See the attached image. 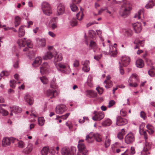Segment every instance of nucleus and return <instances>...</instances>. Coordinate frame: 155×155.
Here are the masks:
<instances>
[{
	"mask_svg": "<svg viewBox=\"0 0 155 155\" xmlns=\"http://www.w3.org/2000/svg\"><path fill=\"white\" fill-rule=\"evenodd\" d=\"M62 55L60 53H57L54 57V62L58 71L62 73L68 74L71 72L69 66L67 64L63 62L56 63L58 61H61L62 59Z\"/></svg>",
	"mask_w": 155,
	"mask_h": 155,
	"instance_id": "nucleus-1",
	"label": "nucleus"
},
{
	"mask_svg": "<svg viewBox=\"0 0 155 155\" xmlns=\"http://www.w3.org/2000/svg\"><path fill=\"white\" fill-rule=\"evenodd\" d=\"M131 9V4L128 1L127 2L122 5L120 12V15L122 17H126L129 14Z\"/></svg>",
	"mask_w": 155,
	"mask_h": 155,
	"instance_id": "nucleus-2",
	"label": "nucleus"
},
{
	"mask_svg": "<svg viewBox=\"0 0 155 155\" xmlns=\"http://www.w3.org/2000/svg\"><path fill=\"white\" fill-rule=\"evenodd\" d=\"M141 126L140 127L139 132L141 135L143 136L145 140V143L143 148V150L145 151H146L151 149L152 146V143L148 140L147 135L146 131L142 130L141 128Z\"/></svg>",
	"mask_w": 155,
	"mask_h": 155,
	"instance_id": "nucleus-3",
	"label": "nucleus"
},
{
	"mask_svg": "<svg viewBox=\"0 0 155 155\" xmlns=\"http://www.w3.org/2000/svg\"><path fill=\"white\" fill-rule=\"evenodd\" d=\"M83 140H81L78 142V151L77 155H87L88 151L84 144L83 143Z\"/></svg>",
	"mask_w": 155,
	"mask_h": 155,
	"instance_id": "nucleus-4",
	"label": "nucleus"
},
{
	"mask_svg": "<svg viewBox=\"0 0 155 155\" xmlns=\"http://www.w3.org/2000/svg\"><path fill=\"white\" fill-rule=\"evenodd\" d=\"M139 82L138 76L135 74H133L128 80L129 85L130 87H136L138 86V82Z\"/></svg>",
	"mask_w": 155,
	"mask_h": 155,
	"instance_id": "nucleus-5",
	"label": "nucleus"
},
{
	"mask_svg": "<svg viewBox=\"0 0 155 155\" xmlns=\"http://www.w3.org/2000/svg\"><path fill=\"white\" fill-rule=\"evenodd\" d=\"M93 136V137L92 136L91 133L87 135L86 136V140L88 143L91 142L94 137L97 142H100L102 141V136L99 134H95Z\"/></svg>",
	"mask_w": 155,
	"mask_h": 155,
	"instance_id": "nucleus-6",
	"label": "nucleus"
},
{
	"mask_svg": "<svg viewBox=\"0 0 155 155\" xmlns=\"http://www.w3.org/2000/svg\"><path fill=\"white\" fill-rule=\"evenodd\" d=\"M42 9L44 13L46 15H49L51 13L50 6L47 2H45L42 3Z\"/></svg>",
	"mask_w": 155,
	"mask_h": 155,
	"instance_id": "nucleus-7",
	"label": "nucleus"
},
{
	"mask_svg": "<svg viewBox=\"0 0 155 155\" xmlns=\"http://www.w3.org/2000/svg\"><path fill=\"white\" fill-rule=\"evenodd\" d=\"M50 70L49 65L47 62L43 63L40 67V72L41 74L49 73Z\"/></svg>",
	"mask_w": 155,
	"mask_h": 155,
	"instance_id": "nucleus-8",
	"label": "nucleus"
},
{
	"mask_svg": "<svg viewBox=\"0 0 155 155\" xmlns=\"http://www.w3.org/2000/svg\"><path fill=\"white\" fill-rule=\"evenodd\" d=\"M76 149L73 147L71 150L70 149L66 147L63 148L61 151L62 155H75L76 153Z\"/></svg>",
	"mask_w": 155,
	"mask_h": 155,
	"instance_id": "nucleus-9",
	"label": "nucleus"
},
{
	"mask_svg": "<svg viewBox=\"0 0 155 155\" xmlns=\"http://www.w3.org/2000/svg\"><path fill=\"white\" fill-rule=\"evenodd\" d=\"M59 91L58 90L49 89L46 92V95L51 98H55L59 94Z\"/></svg>",
	"mask_w": 155,
	"mask_h": 155,
	"instance_id": "nucleus-10",
	"label": "nucleus"
},
{
	"mask_svg": "<svg viewBox=\"0 0 155 155\" xmlns=\"http://www.w3.org/2000/svg\"><path fill=\"white\" fill-rule=\"evenodd\" d=\"M94 116L92 117V119L94 121H100L104 117V113L102 112H97L94 111Z\"/></svg>",
	"mask_w": 155,
	"mask_h": 155,
	"instance_id": "nucleus-11",
	"label": "nucleus"
},
{
	"mask_svg": "<svg viewBox=\"0 0 155 155\" xmlns=\"http://www.w3.org/2000/svg\"><path fill=\"white\" fill-rule=\"evenodd\" d=\"M135 140L134 134L130 132L128 133L126 136L125 141L126 143L129 144L132 143Z\"/></svg>",
	"mask_w": 155,
	"mask_h": 155,
	"instance_id": "nucleus-12",
	"label": "nucleus"
},
{
	"mask_svg": "<svg viewBox=\"0 0 155 155\" xmlns=\"http://www.w3.org/2000/svg\"><path fill=\"white\" fill-rule=\"evenodd\" d=\"M67 110L66 106L64 105H57L55 108V112L58 114H61L65 112Z\"/></svg>",
	"mask_w": 155,
	"mask_h": 155,
	"instance_id": "nucleus-13",
	"label": "nucleus"
},
{
	"mask_svg": "<svg viewBox=\"0 0 155 155\" xmlns=\"http://www.w3.org/2000/svg\"><path fill=\"white\" fill-rule=\"evenodd\" d=\"M89 47L93 50L95 53H99L100 51V48L97 46L96 42L93 40L90 41Z\"/></svg>",
	"mask_w": 155,
	"mask_h": 155,
	"instance_id": "nucleus-14",
	"label": "nucleus"
},
{
	"mask_svg": "<svg viewBox=\"0 0 155 155\" xmlns=\"http://www.w3.org/2000/svg\"><path fill=\"white\" fill-rule=\"evenodd\" d=\"M127 119L122 118L120 116H118L117 117L116 124L118 126L125 125L127 123Z\"/></svg>",
	"mask_w": 155,
	"mask_h": 155,
	"instance_id": "nucleus-15",
	"label": "nucleus"
},
{
	"mask_svg": "<svg viewBox=\"0 0 155 155\" xmlns=\"http://www.w3.org/2000/svg\"><path fill=\"white\" fill-rule=\"evenodd\" d=\"M133 27L136 33H139L142 29L141 24L139 22H136L133 24Z\"/></svg>",
	"mask_w": 155,
	"mask_h": 155,
	"instance_id": "nucleus-16",
	"label": "nucleus"
},
{
	"mask_svg": "<svg viewBox=\"0 0 155 155\" xmlns=\"http://www.w3.org/2000/svg\"><path fill=\"white\" fill-rule=\"evenodd\" d=\"M130 61V59L129 57L124 56L121 58V61L120 62L121 65L123 66H126L129 63Z\"/></svg>",
	"mask_w": 155,
	"mask_h": 155,
	"instance_id": "nucleus-17",
	"label": "nucleus"
},
{
	"mask_svg": "<svg viewBox=\"0 0 155 155\" xmlns=\"http://www.w3.org/2000/svg\"><path fill=\"white\" fill-rule=\"evenodd\" d=\"M38 46L39 47H43L46 45V39L44 38H37L36 39Z\"/></svg>",
	"mask_w": 155,
	"mask_h": 155,
	"instance_id": "nucleus-18",
	"label": "nucleus"
},
{
	"mask_svg": "<svg viewBox=\"0 0 155 155\" xmlns=\"http://www.w3.org/2000/svg\"><path fill=\"white\" fill-rule=\"evenodd\" d=\"M33 148V146L32 143H29L28 144L27 147L23 149V153L25 154L28 155L32 151Z\"/></svg>",
	"mask_w": 155,
	"mask_h": 155,
	"instance_id": "nucleus-19",
	"label": "nucleus"
},
{
	"mask_svg": "<svg viewBox=\"0 0 155 155\" xmlns=\"http://www.w3.org/2000/svg\"><path fill=\"white\" fill-rule=\"evenodd\" d=\"M65 12V6L62 3H60L57 7V12L58 15H62Z\"/></svg>",
	"mask_w": 155,
	"mask_h": 155,
	"instance_id": "nucleus-20",
	"label": "nucleus"
},
{
	"mask_svg": "<svg viewBox=\"0 0 155 155\" xmlns=\"http://www.w3.org/2000/svg\"><path fill=\"white\" fill-rule=\"evenodd\" d=\"M42 62V58L40 57H38L35 58L32 64V66L34 67L38 66Z\"/></svg>",
	"mask_w": 155,
	"mask_h": 155,
	"instance_id": "nucleus-21",
	"label": "nucleus"
},
{
	"mask_svg": "<svg viewBox=\"0 0 155 155\" xmlns=\"http://www.w3.org/2000/svg\"><path fill=\"white\" fill-rule=\"evenodd\" d=\"M90 62L88 60H85L84 63H82V65H83L82 68L83 70L85 72H87L90 70L89 68Z\"/></svg>",
	"mask_w": 155,
	"mask_h": 155,
	"instance_id": "nucleus-22",
	"label": "nucleus"
},
{
	"mask_svg": "<svg viewBox=\"0 0 155 155\" xmlns=\"http://www.w3.org/2000/svg\"><path fill=\"white\" fill-rule=\"evenodd\" d=\"M24 99L30 105H31L33 103L34 100L33 97L28 94H26L25 95Z\"/></svg>",
	"mask_w": 155,
	"mask_h": 155,
	"instance_id": "nucleus-23",
	"label": "nucleus"
},
{
	"mask_svg": "<svg viewBox=\"0 0 155 155\" xmlns=\"http://www.w3.org/2000/svg\"><path fill=\"white\" fill-rule=\"evenodd\" d=\"M86 96L90 97H94L96 96L97 93L94 91L92 90H87L86 91Z\"/></svg>",
	"mask_w": 155,
	"mask_h": 155,
	"instance_id": "nucleus-24",
	"label": "nucleus"
},
{
	"mask_svg": "<svg viewBox=\"0 0 155 155\" xmlns=\"http://www.w3.org/2000/svg\"><path fill=\"white\" fill-rule=\"evenodd\" d=\"M144 41L143 40H141L136 39L134 42V44L136 45V46L134 47L135 49H137L138 48V45H140L141 47H143L144 46Z\"/></svg>",
	"mask_w": 155,
	"mask_h": 155,
	"instance_id": "nucleus-25",
	"label": "nucleus"
},
{
	"mask_svg": "<svg viewBox=\"0 0 155 155\" xmlns=\"http://www.w3.org/2000/svg\"><path fill=\"white\" fill-rule=\"evenodd\" d=\"M86 83L88 86L90 87H91L93 86V76L91 75L90 74L88 75Z\"/></svg>",
	"mask_w": 155,
	"mask_h": 155,
	"instance_id": "nucleus-26",
	"label": "nucleus"
},
{
	"mask_svg": "<svg viewBox=\"0 0 155 155\" xmlns=\"http://www.w3.org/2000/svg\"><path fill=\"white\" fill-rule=\"evenodd\" d=\"M11 142L10 137H5L3 138L2 140V145L3 146L6 147L10 145Z\"/></svg>",
	"mask_w": 155,
	"mask_h": 155,
	"instance_id": "nucleus-27",
	"label": "nucleus"
},
{
	"mask_svg": "<svg viewBox=\"0 0 155 155\" xmlns=\"http://www.w3.org/2000/svg\"><path fill=\"white\" fill-rule=\"evenodd\" d=\"M53 57L51 52L50 51H48L46 53L45 55L43 56V59L44 60H47L48 59H51Z\"/></svg>",
	"mask_w": 155,
	"mask_h": 155,
	"instance_id": "nucleus-28",
	"label": "nucleus"
},
{
	"mask_svg": "<svg viewBox=\"0 0 155 155\" xmlns=\"http://www.w3.org/2000/svg\"><path fill=\"white\" fill-rule=\"evenodd\" d=\"M136 65L138 68H142L144 66L143 61L141 59H138L136 61Z\"/></svg>",
	"mask_w": 155,
	"mask_h": 155,
	"instance_id": "nucleus-29",
	"label": "nucleus"
},
{
	"mask_svg": "<svg viewBox=\"0 0 155 155\" xmlns=\"http://www.w3.org/2000/svg\"><path fill=\"white\" fill-rule=\"evenodd\" d=\"M155 5V0H150L148 3L145 6L146 8H151Z\"/></svg>",
	"mask_w": 155,
	"mask_h": 155,
	"instance_id": "nucleus-30",
	"label": "nucleus"
},
{
	"mask_svg": "<svg viewBox=\"0 0 155 155\" xmlns=\"http://www.w3.org/2000/svg\"><path fill=\"white\" fill-rule=\"evenodd\" d=\"M18 43L20 47H24L26 45V38L19 39L18 41Z\"/></svg>",
	"mask_w": 155,
	"mask_h": 155,
	"instance_id": "nucleus-31",
	"label": "nucleus"
},
{
	"mask_svg": "<svg viewBox=\"0 0 155 155\" xmlns=\"http://www.w3.org/2000/svg\"><path fill=\"white\" fill-rule=\"evenodd\" d=\"M80 9L81 12H79L76 15L77 19L80 21H81L83 19L84 15L82 9L81 7L80 8Z\"/></svg>",
	"mask_w": 155,
	"mask_h": 155,
	"instance_id": "nucleus-32",
	"label": "nucleus"
},
{
	"mask_svg": "<svg viewBox=\"0 0 155 155\" xmlns=\"http://www.w3.org/2000/svg\"><path fill=\"white\" fill-rule=\"evenodd\" d=\"M146 128L148 129L147 131L150 134H152L154 133V128L153 127L149 124L146 126Z\"/></svg>",
	"mask_w": 155,
	"mask_h": 155,
	"instance_id": "nucleus-33",
	"label": "nucleus"
},
{
	"mask_svg": "<svg viewBox=\"0 0 155 155\" xmlns=\"http://www.w3.org/2000/svg\"><path fill=\"white\" fill-rule=\"evenodd\" d=\"M12 110L15 113H18L21 112L22 109L18 106H15L12 107Z\"/></svg>",
	"mask_w": 155,
	"mask_h": 155,
	"instance_id": "nucleus-34",
	"label": "nucleus"
},
{
	"mask_svg": "<svg viewBox=\"0 0 155 155\" xmlns=\"http://www.w3.org/2000/svg\"><path fill=\"white\" fill-rule=\"evenodd\" d=\"M25 34V30L23 26H21L19 29L18 36L19 37L23 36Z\"/></svg>",
	"mask_w": 155,
	"mask_h": 155,
	"instance_id": "nucleus-35",
	"label": "nucleus"
},
{
	"mask_svg": "<svg viewBox=\"0 0 155 155\" xmlns=\"http://www.w3.org/2000/svg\"><path fill=\"white\" fill-rule=\"evenodd\" d=\"M111 123L112 121L111 120L109 119H107L102 123V125L104 126H109Z\"/></svg>",
	"mask_w": 155,
	"mask_h": 155,
	"instance_id": "nucleus-36",
	"label": "nucleus"
},
{
	"mask_svg": "<svg viewBox=\"0 0 155 155\" xmlns=\"http://www.w3.org/2000/svg\"><path fill=\"white\" fill-rule=\"evenodd\" d=\"M110 140L109 135H107L106 137V140L105 142V145L106 147H108L110 144Z\"/></svg>",
	"mask_w": 155,
	"mask_h": 155,
	"instance_id": "nucleus-37",
	"label": "nucleus"
},
{
	"mask_svg": "<svg viewBox=\"0 0 155 155\" xmlns=\"http://www.w3.org/2000/svg\"><path fill=\"white\" fill-rule=\"evenodd\" d=\"M70 114V113H67L64 115H63L61 116H57L56 118L55 119V120H58V118H61L62 119L65 120L69 116Z\"/></svg>",
	"mask_w": 155,
	"mask_h": 155,
	"instance_id": "nucleus-38",
	"label": "nucleus"
},
{
	"mask_svg": "<svg viewBox=\"0 0 155 155\" xmlns=\"http://www.w3.org/2000/svg\"><path fill=\"white\" fill-rule=\"evenodd\" d=\"M38 124L39 126H42L44 124L45 120L43 117H40L38 119Z\"/></svg>",
	"mask_w": 155,
	"mask_h": 155,
	"instance_id": "nucleus-39",
	"label": "nucleus"
},
{
	"mask_svg": "<svg viewBox=\"0 0 155 155\" xmlns=\"http://www.w3.org/2000/svg\"><path fill=\"white\" fill-rule=\"evenodd\" d=\"M39 78L41 82L43 84H46L48 82V80L47 77L45 76H43L41 77H40Z\"/></svg>",
	"mask_w": 155,
	"mask_h": 155,
	"instance_id": "nucleus-40",
	"label": "nucleus"
},
{
	"mask_svg": "<svg viewBox=\"0 0 155 155\" xmlns=\"http://www.w3.org/2000/svg\"><path fill=\"white\" fill-rule=\"evenodd\" d=\"M21 22V18L18 16H16L15 18V26L16 27L20 24Z\"/></svg>",
	"mask_w": 155,
	"mask_h": 155,
	"instance_id": "nucleus-41",
	"label": "nucleus"
},
{
	"mask_svg": "<svg viewBox=\"0 0 155 155\" xmlns=\"http://www.w3.org/2000/svg\"><path fill=\"white\" fill-rule=\"evenodd\" d=\"M48 149L47 147H44L41 151L42 155H47L48 153Z\"/></svg>",
	"mask_w": 155,
	"mask_h": 155,
	"instance_id": "nucleus-42",
	"label": "nucleus"
},
{
	"mask_svg": "<svg viewBox=\"0 0 155 155\" xmlns=\"http://www.w3.org/2000/svg\"><path fill=\"white\" fill-rule=\"evenodd\" d=\"M77 20L75 18H73L70 21V24L72 26H76L77 25Z\"/></svg>",
	"mask_w": 155,
	"mask_h": 155,
	"instance_id": "nucleus-43",
	"label": "nucleus"
},
{
	"mask_svg": "<svg viewBox=\"0 0 155 155\" xmlns=\"http://www.w3.org/2000/svg\"><path fill=\"white\" fill-rule=\"evenodd\" d=\"M18 146L20 148H23L25 146V143L22 141L18 140V141L17 143Z\"/></svg>",
	"mask_w": 155,
	"mask_h": 155,
	"instance_id": "nucleus-44",
	"label": "nucleus"
},
{
	"mask_svg": "<svg viewBox=\"0 0 155 155\" xmlns=\"http://www.w3.org/2000/svg\"><path fill=\"white\" fill-rule=\"evenodd\" d=\"M148 74L151 77H154L155 75V69H151L148 71Z\"/></svg>",
	"mask_w": 155,
	"mask_h": 155,
	"instance_id": "nucleus-45",
	"label": "nucleus"
},
{
	"mask_svg": "<svg viewBox=\"0 0 155 155\" xmlns=\"http://www.w3.org/2000/svg\"><path fill=\"white\" fill-rule=\"evenodd\" d=\"M88 35L89 37L93 38L96 35V33L93 30H90L88 31Z\"/></svg>",
	"mask_w": 155,
	"mask_h": 155,
	"instance_id": "nucleus-46",
	"label": "nucleus"
},
{
	"mask_svg": "<svg viewBox=\"0 0 155 155\" xmlns=\"http://www.w3.org/2000/svg\"><path fill=\"white\" fill-rule=\"evenodd\" d=\"M110 50H109V53L110 54H111V56L112 57H115L116 56L117 52V51L116 50V49L114 51H112L110 49Z\"/></svg>",
	"mask_w": 155,
	"mask_h": 155,
	"instance_id": "nucleus-47",
	"label": "nucleus"
},
{
	"mask_svg": "<svg viewBox=\"0 0 155 155\" xmlns=\"http://www.w3.org/2000/svg\"><path fill=\"white\" fill-rule=\"evenodd\" d=\"M0 113L2 114L3 116H6L8 114V112L6 110L0 108Z\"/></svg>",
	"mask_w": 155,
	"mask_h": 155,
	"instance_id": "nucleus-48",
	"label": "nucleus"
},
{
	"mask_svg": "<svg viewBox=\"0 0 155 155\" xmlns=\"http://www.w3.org/2000/svg\"><path fill=\"white\" fill-rule=\"evenodd\" d=\"M142 13V11L140 10H139L137 13H136L134 16L135 18H137L138 19H140V15Z\"/></svg>",
	"mask_w": 155,
	"mask_h": 155,
	"instance_id": "nucleus-49",
	"label": "nucleus"
},
{
	"mask_svg": "<svg viewBox=\"0 0 155 155\" xmlns=\"http://www.w3.org/2000/svg\"><path fill=\"white\" fill-rule=\"evenodd\" d=\"M70 6L71 10L73 12H76L78 9V7L76 5L73 3L71 4Z\"/></svg>",
	"mask_w": 155,
	"mask_h": 155,
	"instance_id": "nucleus-50",
	"label": "nucleus"
},
{
	"mask_svg": "<svg viewBox=\"0 0 155 155\" xmlns=\"http://www.w3.org/2000/svg\"><path fill=\"white\" fill-rule=\"evenodd\" d=\"M105 83L106 85H105V87L107 88H109L112 86V82L110 81H107Z\"/></svg>",
	"mask_w": 155,
	"mask_h": 155,
	"instance_id": "nucleus-51",
	"label": "nucleus"
},
{
	"mask_svg": "<svg viewBox=\"0 0 155 155\" xmlns=\"http://www.w3.org/2000/svg\"><path fill=\"white\" fill-rule=\"evenodd\" d=\"M16 84V81L15 80H13L10 81V85L11 87L14 88L15 87Z\"/></svg>",
	"mask_w": 155,
	"mask_h": 155,
	"instance_id": "nucleus-52",
	"label": "nucleus"
},
{
	"mask_svg": "<svg viewBox=\"0 0 155 155\" xmlns=\"http://www.w3.org/2000/svg\"><path fill=\"white\" fill-rule=\"evenodd\" d=\"M66 124V125L68 127L69 130L70 131L72 130L73 125L71 122L70 121L67 122Z\"/></svg>",
	"mask_w": 155,
	"mask_h": 155,
	"instance_id": "nucleus-53",
	"label": "nucleus"
},
{
	"mask_svg": "<svg viewBox=\"0 0 155 155\" xmlns=\"http://www.w3.org/2000/svg\"><path fill=\"white\" fill-rule=\"evenodd\" d=\"M51 28L52 30H54L58 27L57 23H49Z\"/></svg>",
	"mask_w": 155,
	"mask_h": 155,
	"instance_id": "nucleus-54",
	"label": "nucleus"
},
{
	"mask_svg": "<svg viewBox=\"0 0 155 155\" xmlns=\"http://www.w3.org/2000/svg\"><path fill=\"white\" fill-rule=\"evenodd\" d=\"M26 44L27 47L29 48H32L33 47V45L31 41L28 40L27 41L26 40Z\"/></svg>",
	"mask_w": 155,
	"mask_h": 155,
	"instance_id": "nucleus-55",
	"label": "nucleus"
},
{
	"mask_svg": "<svg viewBox=\"0 0 155 155\" xmlns=\"http://www.w3.org/2000/svg\"><path fill=\"white\" fill-rule=\"evenodd\" d=\"M96 32L97 34V35H98L99 37L101 40V41H104V39L101 36V35L102 33V31L101 30H96Z\"/></svg>",
	"mask_w": 155,
	"mask_h": 155,
	"instance_id": "nucleus-56",
	"label": "nucleus"
},
{
	"mask_svg": "<svg viewBox=\"0 0 155 155\" xmlns=\"http://www.w3.org/2000/svg\"><path fill=\"white\" fill-rule=\"evenodd\" d=\"M10 142H12V143H17L18 141V140L16 138L13 137H10Z\"/></svg>",
	"mask_w": 155,
	"mask_h": 155,
	"instance_id": "nucleus-57",
	"label": "nucleus"
},
{
	"mask_svg": "<svg viewBox=\"0 0 155 155\" xmlns=\"http://www.w3.org/2000/svg\"><path fill=\"white\" fill-rule=\"evenodd\" d=\"M9 74V72L7 71H3L0 74L1 77L4 76H8Z\"/></svg>",
	"mask_w": 155,
	"mask_h": 155,
	"instance_id": "nucleus-58",
	"label": "nucleus"
},
{
	"mask_svg": "<svg viewBox=\"0 0 155 155\" xmlns=\"http://www.w3.org/2000/svg\"><path fill=\"white\" fill-rule=\"evenodd\" d=\"M73 65L74 67H78L79 65V61L75 59L74 61Z\"/></svg>",
	"mask_w": 155,
	"mask_h": 155,
	"instance_id": "nucleus-59",
	"label": "nucleus"
},
{
	"mask_svg": "<svg viewBox=\"0 0 155 155\" xmlns=\"http://www.w3.org/2000/svg\"><path fill=\"white\" fill-rule=\"evenodd\" d=\"M57 22L58 18L56 17L52 18L49 22V23H57Z\"/></svg>",
	"mask_w": 155,
	"mask_h": 155,
	"instance_id": "nucleus-60",
	"label": "nucleus"
},
{
	"mask_svg": "<svg viewBox=\"0 0 155 155\" xmlns=\"http://www.w3.org/2000/svg\"><path fill=\"white\" fill-rule=\"evenodd\" d=\"M107 9V8L104 7V8H101L98 11V15H100L101 13L103 12L104 11Z\"/></svg>",
	"mask_w": 155,
	"mask_h": 155,
	"instance_id": "nucleus-61",
	"label": "nucleus"
},
{
	"mask_svg": "<svg viewBox=\"0 0 155 155\" xmlns=\"http://www.w3.org/2000/svg\"><path fill=\"white\" fill-rule=\"evenodd\" d=\"M98 92L100 94H101L103 93V90L102 88L100 87H97L96 88Z\"/></svg>",
	"mask_w": 155,
	"mask_h": 155,
	"instance_id": "nucleus-62",
	"label": "nucleus"
},
{
	"mask_svg": "<svg viewBox=\"0 0 155 155\" xmlns=\"http://www.w3.org/2000/svg\"><path fill=\"white\" fill-rule=\"evenodd\" d=\"M102 54H100L98 55H95L94 56V58L96 60L98 61L102 57Z\"/></svg>",
	"mask_w": 155,
	"mask_h": 155,
	"instance_id": "nucleus-63",
	"label": "nucleus"
},
{
	"mask_svg": "<svg viewBox=\"0 0 155 155\" xmlns=\"http://www.w3.org/2000/svg\"><path fill=\"white\" fill-rule=\"evenodd\" d=\"M140 117L144 120H145L146 118V114L143 111L141 112L140 113Z\"/></svg>",
	"mask_w": 155,
	"mask_h": 155,
	"instance_id": "nucleus-64",
	"label": "nucleus"
}]
</instances>
